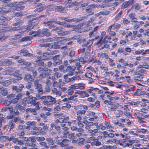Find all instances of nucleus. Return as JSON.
Wrapping results in <instances>:
<instances>
[{
  "mask_svg": "<svg viewBox=\"0 0 149 149\" xmlns=\"http://www.w3.org/2000/svg\"><path fill=\"white\" fill-rule=\"evenodd\" d=\"M55 129L58 132V133H61V127L60 126L58 125H56L55 126Z\"/></svg>",
  "mask_w": 149,
  "mask_h": 149,
  "instance_id": "e2e57ef3",
  "label": "nucleus"
},
{
  "mask_svg": "<svg viewBox=\"0 0 149 149\" xmlns=\"http://www.w3.org/2000/svg\"><path fill=\"white\" fill-rule=\"evenodd\" d=\"M129 6L127 1L124 2L122 5L121 6V9H123L125 8H127Z\"/></svg>",
  "mask_w": 149,
  "mask_h": 149,
  "instance_id": "e433bc0d",
  "label": "nucleus"
},
{
  "mask_svg": "<svg viewBox=\"0 0 149 149\" xmlns=\"http://www.w3.org/2000/svg\"><path fill=\"white\" fill-rule=\"evenodd\" d=\"M57 144L58 145H60L61 147H63L67 146V144H66V143H63L61 142H59Z\"/></svg>",
  "mask_w": 149,
  "mask_h": 149,
  "instance_id": "5fc2aeb1",
  "label": "nucleus"
},
{
  "mask_svg": "<svg viewBox=\"0 0 149 149\" xmlns=\"http://www.w3.org/2000/svg\"><path fill=\"white\" fill-rule=\"evenodd\" d=\"M56 22V21L52 20V21H49L47 22H43L44 24H47V25H51L52 22Z\"/></svg>",
  "mask_w": 149,
  "mask_h": 149,
  "instance_id": "79ce46f5",
  "label": "nucleus"
},
{
  "mask_svg": "<svg viewBox=\"0 0 149 149\" xmlns=\"http://www.w3.org/2000/svg\"><path fill=\"white\" fill-rule=\"evenodd\" d=\"M73 91L72 89L69 88L67 91L68 94L69 95H72L73 93Z\"/></svg>",
  "mask_w": 149,
  "mask_h": 149,
  "instance_id": "774afa93",
  "label": "nucleus"
},
{
  "mask_svg": "<svg viewBox=\"0 0 149 149\" xmlns=\"http://www.w3.org/2000/svg\"><path fill=\"white\" fill-rule=\"evenodd\" d=\"M45 90L44 91V93H47L49 92L50 91V88L49 86H46L45 87Z\"/></svg>",
  "mask_w": 149,
  "mask_h": 149,
  "instance_id": "49530a36",
  "label": "nucleus"
},
{
  "mask_svg": "<svg viewBox=\"0 0 149 149\" xmlns=\"http://www.w3.org/2000/svg\"><path fill=\"white\" fill-rule=\"evenodd\" d=\"M79 4V3H78V2H75L74 3H72L70 5L67 6V7H68L69 8L73 6H74L78 5Z\"/></svg>",
  "mask_w": 149,
  "mask_h": 149,
  "instance_id": "69168bd1",
  "label": "nucleus"
},
{
  "mask_svg": "<svg viewBox=\"0 0 149 149\" xmlns=\"http://www.w3.org/2000/svg\"><path fill=\"white\" fill-rule=\"evenodd\" d=\"M92 73L91 72H87L85 74V76L88 78H91L92 77Z\"/></svg>",
  "mask_w": 149,
  "mask_h": 149,
  "instance_id": "0e129e2a",
  "label": "nucleus"
},
{
  "mask_svg": "<svg viewBox=\"0 0 149 149\" xmlns=\"http://www.w3.org/2000/svg\"><path fill=\"white\" fill-rule=\"evenodd\" d=\"M24 86L23 84H21L18 86H12V89L16 92H20L22 91Z\"/></svg>",
  "mask_w": 149,
  "mask_h": 149,
  "instance_id": "20e7f679",
  "label": "nucleus"
},
{
  "mask_svg": "<svg viewBox=\"0 0 149 149\" xmlns=\"http://www.w3.org/2000/svg\"><path fill=\"white\" fill-rule=\"evenodd\" d=\"M36 139L38 141H43L45 140V139L43 137H39L37 136L36 138Z\"/></svg>",
  "mask_w": 149,
  "mask_h": 149,
  "instance_id": "c03bdc74",
  "label": "nucleus"
},
{
  "mask_svg": "<svg viewBox=\"0 0 149 149\" xmlns=\"http://www.w3.org/2000/svg\"><path fill=\"white\" fill-rule=\"evenodd\" d=\"M18 108L17 106L16 105L14 108L13 113H14L15 115H18L19 114V112L18 111Z\"/></svg>",
  "mask_w": 149,
  "mask_h": 149,
  "instance_id": "5701e85b",
  "label": "nucleus"
},
{
  "mask_svg": "<svg viewBox=\"0 0 149 149\" xmlns=\"http://www.w3.org/2000/svg\"><path fill=\"white\" fill-rule=\"evenodd\" d=\"M64 78L65 80V81L66 82L72 81H73L75 80L76 79V77H73L71 78H70L67 77V76L66 75H64Z\"/></svg>",
  "mask_w": 149,
  "mask_h": 149,
  "instance_id": "2eb2a0df",
  "label": "nucleus"
},
{
  "mask_svg": "<svg viewBox=\"0 0 149 149\" xmlns=\"http://www.w3.org/2000/svg\"><path fill=\"white\" fill-rule=\"evenodd\" d=\"M97 32H94L93 30L91 31L89 33V35L90 37L95 36Z\"/></svg>",
  "mask_w": 149,
  "mask_h": 149,
  "instance_id": "6e6d98bb",
  "label": "nucleus"
},
{
  "mask_svg": "<svg viewBox=\"0 0 149 149\" xmlns=\"http://www.w3.org/2000/svg\"><path fill=\"white\" fill-rule=\"evenodd\" d=\"M28 138L33 143H35L36 141V138L33 136L30 137Z\"/></svg>",
  "mask_w": 149,
  "mask_h": 149,
  "instance_id": "4d7b16f0",
  "label": "nucleus"
},
{
  "mask_svg": "<svg viewBox=\"0 0 149 149\" xmlns=\"http://www.w3.org/2000/svg\"><path fill=\"white\" fill-rule=\"evenodd\" d=\"M32 84V83L30 81H28L26 85V88L27 89L30 88L31 87Z\"/></svg>",
  "mask_w": 149,
  "mask_h": 149,
  "instance_id": "a18cd8bd",
  "label": "nucleus"
},
{
  "mask_svg": "<svg viewBox=\"0 0 149 149\" xmlns=\"http://www.w3.org/2000/svg\"><path fill=\"white\" fill-rule=\"evenodd\" d=\"M15 125H11L10 126L9 125H6L4 127V128H9L10 130H11L13 129L15 127Z\"/></svg>",
  "mask_w": 149,
  "mask_h": 149,
  "instance_id": "13d9d810",
  "label": "nucleus"
},
{
  "mask_svg": "<svg viewBox=\"0 0 149 149\" xmlns=\"http://www.w3.org/2000/svg\"><path fill=\"white\" fill-rule=\"evenodd\" d=\"M120 25L118 24L116 25H113V27L112 28V30H115V31H117L118 30V29L120 27Z\"/></svg>",
  "mask_w": 149,
  "mask_h": 149,
  "instance_id": "2f4dec72",
  "label": "nucleus"
},
{
  "mask_svg": "<svg viewBox=\"0 0 149 149\" xmlns=\"http://www.w3.org/2000/svg\"><path fill=\"white\" fill-rule=\"evenodd\" d=\"M122 12L120 11L116 15L114 18L116 20H117L118 19L120 18L121 15H122Z\"/></svg>",
  "mask_w": 149,
  "mask_h": 149,
  "instance_id": "7c9ffc66",
  "label": "nucleus"
},
{
  "mask_svg": "<svg viewBox=\"0 0 149 149\" xmlns=\"http://www.w3.org/2000/svg\"><path fill=\"white\" fill-rule=\"evenodd\" d=\"M94 142H95V145L97 146H100L101 144L100 142L97 139H93Z\"/></svg>",
  "mask_w": 149,
  "mask_h": 149,
  "instance_id": "4c0bfd02",
  "label": "nucleus"
},
{
  "mask_svg": "<svg viewBox=\"0 0 149 149\" xmlns=\"http://www.w3.org/2000/svg\"><path fill=\"white\" fill-rule=\"evenodd\" d=\"M75 65L77 67V69L79 70L80 69L81 67V66L79 63H76Z\"/></svg>",
  "mask_w": 149,
  "mask_h": 149,
  "instance_id": "bf43d9fd",
  "label": "nucleus"
},
{
  "mask_svg": "<svg viewBox=\"0 0 149 149\" xmlns=\"http://www.w3.org/2000/svg\"><path fill=\"white\" fill-rule=\"evenodd\" d=\"M42 128L41 127H35L33 129V130L31 132V134L33 135L36 134L37 135H39L43 132L42 131Z\"/></svg>",
  "mask_w": 149,
  "mask_h": 149,
  "instance_id": "7ed1b4c3",
  "label": "nucleus"
},
{
  "mask_svg": "<svg viewBox=\"0 0 149 149\" xmlns=\"http://www.w3.org/2000/svg\"><path fill=\"white\" fill-rule=\"evenodd\" d=\"M47 69H45L43 68L42 67H40L38 69V71L39 72H46L47 70H46Z\"/></svg>",
  "mask_w": 149,
  "mask_h": 149,
  "instance_id": "3c124183",
  "label": "nucleus"
},
{
  "mask_svg": "<svg viewBox=\"0 0 149 149\" xmlns=\"http://www.w3.org/2000/svg\"><path fill=\"white\" fill-rule=\"evenodd\" d=\"M86 18V17H80L78 19H69L68 17H64V20L67 22H79L81 21L82 19H84Z\"/></svg>",
  "mask_w": 149,
  "mask_h": 149,
  "instance_id": "f03ea898",
  "label": "nucleus"
},
{
  "mask_svg": "<svg viewBox=\"0 0 149 149\" xmlns=\"http://www.w3.org/2000/svg\"><path fill=\"white\" fill-rule=\"evenodd\" d=\"M11 81L10 80H5L2 81H0V84H2L4 86H7L10 84Z\"/></svg>",
  "mask_w": 149,
  "mask_h": 149,
  "instance_id": "dca6fc26",
  "label": "nucleus"
},
{
  "mask_svg": "<svg viewBox=\"0 0 149 149\" xmlns=\"http://www.w3.org/2000/svg\"><path fill=\"white\" fill-rule=\"evenodd\" d=\"M54 75L55 77L58 78H60L61 76V74L60 73L58 72H56L54 74Z\"/></svg>",
  "mask_w": 149,
  "mask_h": 149,
  "instance_id": "09e8293b",
  "label": "nucleus"
},
{
  "mask_svg": "<svg viewBox=\"0 0 149 149\" xmlns=\"http://www.w3.org/2000/svg\"><path fill=\"white\" fill-rule=\"evenodd\" d=\"M0 65L3 66H8L13 65V62L9 59H6L2 61Z\"/></svg>",
  "mask_w": 149,
  "mask_h": 149,
  "instance_id": "6e6552de",
  "label": "nucleus"
},
{
  "mask_svg": "<svg viewBox=\"0 0 149 149\" xmlns=\"http://www.w3.org/2000/svg\"><path fill=\"white\" fill-rule=\"evenodd\" d=\"M26 124L27 125H30L31 126H33L36 124L35 121H28L26 122Z\"/></svg>",
  "mask_w": 149,
  "mask_h": 149,
  "instance_id": "de8ad7c7",
  "label": "nucleus"
},
{
  "mask_svg": "<svg viewBox=\"0 0 149 149\" xmlns=\"http://www.w3.org/2000/svg\"><path fill=\"white\" fill-rule=\"evenodd\" d=\"M22 36L21 34H15L14 36L13 39L15 40H17L21 38Z\"/></svg>",
  "mask_w": 149,
  "mask_h": 149,
  "instance_id": "a19ab883",
  "label": "nucleus"
},
{
  "mask_svg": "<svg viewBox=\"0 0 149 149\" xmlns=\"http://www.w3.org/2000/svg\"><path fill=\"white\" fill-rule=\"evenodd\" d=\"M53 10H55L57 11H60L62 13H64L65 10L64 8L61 6H55L52 8Z\"/></svg>",
  "mask_w": 149,
  "mask_h": 149,
  "instance_id": "9b49d317",
  "label": "nucleus"
},
{
  "mask_svg": "<svg viewBox=\"0 0 149 149\" xmlns=\"http://www.w3.org/2000/svg\"><path fill=\"white\" fill-rule=\"evenodd\" d=\"M31 40V39L29 36H26L25 37H24L23 38H22L20 40L21 41H23V42H26V41H30Z\"/></svg>",
  "mask_w": 149,
  "mask_h": 149,
  "instance_id": "c756f323",
  "label": "nucleus"
},
{
  "mask_svg": "<svg viewBox=\"0 0 149 149\" xmlns=\"http://www.w3.org/2000/svg\"><path fill=\"white\" fill-rule=\"evenodd\" d=\"M35 62L36 63V64L39 66H40L44 64V62L39 59V58L38 59L36 60Z\"/></svg>",
  "mask_w": 149,
  "mask_h": 149,
  "instance_id": "4be33fe9",
  "label": "nucleus"
},
{
  "mask_svg": "<svg viewBox=\"0 0 149 149\" xmlns=\"http://www.w3.org/2000/svg\"><path fill=\"white\" fill-rule=\"evenodd\" d=\"M110 13V12L108 10H104L102 12H100L101 15H107L109 14Z\"/></svg>",
  "mask_w": 149,
  "mask_h": 149,
  "instance_id": "f704fd0d",
  "label": "nucleus"
},
{
  "mask_svg": "<svg viewBox=\"0 0 149 149\" xmlns=\"http://www.w3.org/2000/svg\"><path fill=\"white\" fill-rule=\"evenodd\" d=\"M37 91L38 93L40 94H42L43 93H44V92L43 91V88L42 87H41V88L38 89Z\"/></svg>",
  "mask_w": 149,
  "mask_h": 149,
  "instance_id": "680f3d73",
  "label": "nucleus"
},
{
  "mask_svg": "<svg viewBox=\"0 0 149 149\" xmlns=\"http://www.w3.org/2000/svg\"><path fill=\"white\" fill-rule=\"evenodd\" d=\"M42 33L43 34L47 36H49L51 34L46 29L43 30V31H42Z\"/></svg>",
  "mask_w": 149,
  "mask_h": 149,
  "instance_id": "a878e982",
  "label": "nucleus"
},
{
  "mask_svg": "<svg viewBox=\"0 0 149 149\" xmlns=\"http://www.w3.org/2000/svg\"><path fill=\"white\" fill-rule=\"evenodd\" d=\"M25 140L26 141V145L27 146H31L33 147L36 146V145L32 143L28 138H26Z\"/></svg>",
  "mask_w": 149,
  "mask_h": 149,
  "instance_id": "ddd939ff",
  "label": "nucleus"
},
{
  "mask_svg": "<svg viewBox=\"0 0 149 149\" xmlns=\"http://www.w3.org/2000/svg\"><path fill=\"white\" fill-rule=\"evenodd\" d=\"M24 79L25 81H32L34 79V78H33L30 74H25L24 77Z\"/></svg>",
  "mask_w": 149,
  "mask_h": 149,
  "instance_id": "9d476101",
  "label": "nucleus"
},
{
  "mask_svg": "<svg viewBox=\"0 0 149 149\" xmlns=\"http://www.w3.org/2000/svg\"><path fill=\"white\" fill-rule=\"evenodd\" d=\"M139 75L141 76L143 75V73H146V71L144 70L141 69L139 71Z\"/></svg>",
  "mask_w": 149,
  "mask_h": 149,
  "instance_id": "864d4df0",
  "label": "nucleus"
},
{
  "mask_svg": "<svg viewBox=\"0 0 149 149\" xmlns=\"http://www.w3.org/2000/svg\"><path fill=\"white\" fill-rule=\"evenodd\" d=\"M69 33V31H60L57 32V33L58 34L59 36H65L68 34Z\"/></svg>",
  "mask_w": 149,
  "mask_h": 149,
  "instance_id": "4468645a",
  "label": "nucleus"
},
{
  "mask_svg": "<svg viewBox=\"0 0 149 149\" xmlns=\"http://www.w3.org/2000/svg\"><path fill=\"white\" fill-rule=\"evenodd\" d=\"M63 41H59L57 42H54L49 44V47L50 48H52L55 49H58L61 48V49H66V47H62L63 45Z\"/></svg>",
  "mask_w": 149,
  "mask_h": 149,
  "instance_id": "f257e3e1",
  "label": "nucleus"
},
{
  "mask_svg": "<svg viewBox=\"0 0 149 149\" xmlns=\"http://www.w3.org/2000/svg\"><path fill=\"white\" fill-rule=\"evenodd\" d=\"M5 8H3L1 10H0V15H1L3 13H9L10 12L11 10H8V11H5L4 9Z\"/></svg>",
  "mask_w": 149,
  "mask_h": 149,
  "instance_id": "ea45409f",
  "label": "nucleus"
},
{
  "mask_svg": "<svg viewBox=\"0 0 149 149\" xmlns=\"http://www.w3.org/2000/svg\"><path fill=\"white\" fill-rule=\"evenodd\" d=\"M39 144L43 147H45L46 149H48L49 148V146L47 145L46 143L44 141L40 142Z\"/></svg>",
  "mask_w": 149,
  "mask_h": 149,
  "instance_id": "393cba45",
  "label": "nucleus"
},
{
  "mask_svg": "<svg viewBox=\"0 0 149 149\" xmlns=\"http://www.w3.org/2000/svg\"><path fill=\"white\" fill-rule=\"evenodd\" d=\"M23 21L20 20V19H19L17 22L13 23V26L20 25H22L23 24Z\"/></svg>",
  "mask_w": 149,
  "mask_h": 149,
  "instance_id": "b1692460",
  "label": "nucleus"
},
{
  "mask_svg": "<svg viewBox=\"0 0 149 149\" xmlns=\"http://www.w3.org/2000/svg\"><path fill=\"white\" fill-rule=\"evenodd\" d=\"M20 27L19 26H18L17 27H12V29H11V30H12L13 32H14L15 31H17L19 30H20Z\"/></svg>",
  "mask_w": 149,
  "mask_h": 149,
  "instance_id": "37998d69",
  "label": "nucleus"
},
{
  "mask_svg": "<svg viewBox=\"0 0 149 149\" xmlns=\"http://www.w3.org/2000/svg\"><path fill=\"white\" fill-rule=\"evenodd\" d=\"M47 100L49 101L51 105L54 104L56 102V98L52 97L51 95H48Z\"/></svg>",
  "mask_w": 149,
  "mask_h": 149,
  "instance_id": "1a4fd4ad",
  "label": "nucleus"
},
{
  "mask_svg": "<svg viewBox=\"0 0 149 149\" xmlns=\"http://www.w3.org/2000/svg\"><path fill=\"white\" fill-rule=\"evenodd\" d=\"M34 26V25L29 21L28 25L24 28V30L25 31H29L33 29Z\"/></svg>",
  "mask_w": 149,
  "mask_h": 149,
  "instance_id": "423d86ee",
  "label": "nucleus"
},
{
  "mask_svg": "<svg viewBox=\"0 0 149 149\" xmlns=\"http://www.w3.org/2000/svg\"><path fill=\"white\" fill-rule=\"evenodd\" d=\"M0 139L4 141H8V136H1L0 137Z\"/></svg>",
  "mask_w": 149,
  "mask_h": 149,
  "instance_id": "8fccbe9b",
  "label": "nucleus"
},
{
  "mask_svg": "<svg viewBox=\"0 0 149 149\" xmlns=\"http://www.w3.org/2000/svg\"><path fill=\"white\" fill-rule=\"evenodd\" d=\"M48 145L50 146L51 145H53L54 144V142L53 139L51 137L48 138L46 139Z\"/></svg>",
  "mask_w": 149,
  "mask_h": 149,
  "instance_id": "f3484780",
  "label": "nucleus"
},
{
  "mask_svg": "<svg viewBox=\"0 0 149 149\" xmlns=\"http://www.w3.org/2000/svg\"><path fill=\"white\" fill-rule=\"evenodd\" d=\"M19 71H17V72H16L14 73L13 75L14 76L16 77H18L19 79H22V77H21V75L20 74H19L17 73H19Z\"/></svg>",
  "mask_w": 149,
  "mask_h": 149,
  "instance_id": "473e14b6",
  "label": "nucleus"
},
{
  "mask_svg": "<svg viewBox=\"0 0 149 149\" xmlns=\"http://www.w3.org/2000/svg\"><path fill=\"white\" fill-rule=\"evenodd\" d=\"M12 120V121L14 123L17 122H19L20 124H24V120H21V118L20 116H17L14 117Z\"/></svg>",
  "mask_w": 149,
  "mask_h": 149,
  "instance_id": "39448f33",
  "label": "nucleus"
},
{
  "mask_svg": "<svg viewBox=\"0 0 149 149\" xmlns=\"http://www.w3.org/2000/svg\"><path fill=\"white\" fill-rule=\"evenodd\" d=\"M69 55L70 57H74L75 55V51H71L69 53Z\"/></svg>",
  "mask_w": 149,
  "mask_h": 149,
  "instance_id": "603ef678",
  "label": "nucleus"
},
{
  "mask_svg": "<svg viewBox=\"0 0 149 149\" xmlns=\"http://www.w3.org/2000/svg\"><path fill=\"white\" fill-rule=\"evenodd\" d=\"M29 21L32 24H33L34 26L37 25L38 24V21L36 18L33 19L32 20H30Z\"/></svg>",
  "mask_w": 149,
  "mask_h": 149,
  "instance_id": "6ab92c4d",
  "label": "nucleus"
},
{
  "mask_svg": "<svg viewBox=\"0 0 149 149\" xmlns=\"http://www.w3.org/2000/svg\"><path fill=\"white\" fill-rule=\"evenodd\" d=\"M18 110L21 111H23L24 110V106H22L21 105L17 104H16Z\"/></svg>",
  "mask_w": 149,
  "mask_h": 149,
  "instance_id": "c85d7f7f",
  "label": "nucleus"
},
{
  "mask_svg": "<svg viewBox=\"0 0 149 149\" xmlns=\"http://www.w3.org/2000/svg\"><path fill=\"white\" fill-rule=\"evenodd\" d=\"M28 100H30L31 101H33V103L35 102L37 100V98L35 97H33L32 95L29 96L28 97Z\"/></svg>",
  "mask_w": 149,
  "mask_h": 149,
  "instance_id": "cd10ccee",
  "label": "nucleus"
},
{
  "mask_svg": "<svg viewBox=\"0 0 149 149\" xmlns=\"http://www.w3.org/2000/svg\"><path fill=\"white\" fill-rule=\"evenodd\" d=\"M0 93L1 95L5 96L8 94V91L6 89L4 88L1 86L0 87Z\"/></svg>",
  "mask_w": 149,
  "mask_h": 149,
  "instance_id": "f8f14e48",
  "label": "nucleus"
},
{
  "mask_svg": "<svg viewBox=\"0 0 149 149\" xmlns=\"http://www.w3.org/2000/svg\"><path fill=\"white\" fill-rule=\"evenodd\" d=\"M42 33V31L40 29L37 31H35L34 34L33 35V36L35 37L38 36H40Z\"/></svg>",
  "mask_w": 149,
  "mask_h": 149,
  "instance_id": "bb28decb",
  "label": "nucleus"
},
{
  "mask_svg": "<svg viewBox=\"0 0 149 149\" xmlns=\"http://www.w3.org/2000/svg\"><path fill=\"white\" fill-rule=\"evenodd\" d=\"M74 134H73L71 133L68 134V136H67V137H68V138H69L70 139H74Z\"/></svg>",
  "mask_w": 149,
  "mask_h": 149,
  "instance_id": "052dcab7",
  "label": "nucleus"
},
{
  "mask_svg": "<svg viewBox=\"0 0 149 149\" xmlns=\"http://www.w3.org/2000/svg\"><path fill=\"white\" fill-rule=\"evenodd\" d=\"M114 134L112 133H110L108 134L107 136H106L104 137H109L110 138H113L114 137Z\"/></svg>",
  "mask_w": 149,
  "mask_h": 149,
  "instance_id": "338daca9",
  "label": "nucleus"
},
{
  "mask_svg": "<svg viewBox=\"0 0 149 149\" xmlns=\"http://www.w3.org/2000/svg\"><path fill=\"white\" fill-rule=\"evenodd\" d=\"M26 1H23L21 2H17L13 3L12 5L13 6H16L17 5H21L23 3L25 4Z\"/></svg>",
  "mask_w": 149,
  "mask_h": 149,
  "instance_id": "aec40b11",
  "label": "nucleus"
},
{
  "mask_svg": "<svg viewBox=\"0 0 149 149\" xmlns=\"http://www.w3.org/2000/svg\"><path fill=\"white\" fill-rule=\"evenodd\" d=\"M42 103L43 104L45 105H46L48 107H49L50 105H51L50 104L49 101H48V100H47L43 101L42 102Z\"/></svg>",
  "mask_w": 149,
  "mask_h": 149,
  "instance_id": "58836bf2",
  "label": "nucleus"
},
{
  "mask_svg": "<svg viewBox=\"0 0 149 149\" xmlns=\"http://www.w3.org/2000/svg\"><path fill=\"white\" fill-rule=\"evenodd\" d=\"M32 105L35 106L36 107L34 109H35L36 110H38L40 109V108L39 106V104L38 102L36 103L35 102Z\"/></svg>",
  "mask_w": 149,
  "mask_h": 149,
  "instance_id": "c9c22d12",
  "label": "nucleus"
},
{
  "mask_svg": "<svg viewBox=\"0 0 149 149\" xmlns=\"http://www.w3.org/2000/svg\"><path fill=\"white\" fill-rule=\"evenodd\" d=\"M44 10V7L42 6L41 5H40V7L39 8H37L36 10H35L34 11H37L38 12H40Z\"/></svg>",
  "mask_w": 149,
  "mask_h": 149,
  "instance_id": "72a5a7b5",
  "label": "nucleus"
},
{
  "mask_svg": "<svg viewBox=\"0 0 149 149\" xmlns=\"http://www.w3.org/2000/svg\"><path fill=\"white\" fill-rule=\"evenodd\" d=\"M36 110L34 109H31L28 108L26 109V112H28L33 113V114L34 115H36L37 114V113L36 111Z\"/></svg>",
  "mask_w": 149,
  "mask_h": 149,
  "instance_id": "a211bd4d",
  "label": "nucleus"
},
{
  "mask_svg": "<svg viewBox=\"0 0 149 149\" xmlns=\"http://www.w3.org/2000/svg\"><path fill=\"white\" fill-rule=\"evenodd\" d=\"M49 73L46 72H41L40 74V78L42 79L46 77L47 75H48Z\"/></svg>",
  "mask_w": 149,
  "mask_h": 149,
  "instance_id": "412c9836",
  "label": "nucleus"
},
{
  "mask_svg": "<svg viewBox=\"0 0 149 149\" xmlns=\"http://www.w3.org/2000/svg\"><path fill=\"white\" fill-rule=\"evenodd\" d=\"M93 40L92 39L88 40L86 43H84L82 44V46L83 47H86V48L89 49L90 48L91 46L92 45L93 42Z\"/></svg>",
  "mask_w": 149,
  "mask_h": 149,
  "instance_id": "0eeeda50",
  "label": "nucleus"
}]
</instances>
